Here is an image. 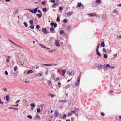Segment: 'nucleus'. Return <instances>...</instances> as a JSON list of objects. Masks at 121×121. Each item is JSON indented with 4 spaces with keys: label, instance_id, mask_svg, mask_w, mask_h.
Instances as JSON below:
<instances>
[{
    "label": "nucleus",
    "instance_id": "40",
    "mask_svg": "<svg viewBox=\"0 0 121 121\" xmlns=\"http://www.w3.org/2000/svg\"><path fill=\"white\" fill-rule=\"evenodd\" d=\"M67 21H68L66 19H65L63 20V21L64 22L66 23L67 22Z\"/></svg>",
    "mask_w": 121,
    "mask_h": 121
},
{
    "label": "nucleus",
    "instance_id": "46",
    "mask_svg": "<svg viewBox=\"0 0 121 121\" xmlns=\"http://www.w3.org/2000/svg\"><path fill=\"white\" fill-rule=\"evenodd\" d=\"M49 95L51 96L52 97H53L55 96V95H52L51 94H49Z\"/></svg>",
    "mask_w": 121,
    "mask_h": 121
},
{
    "label": "nucleus",
    "instance_id": "35",
    "mask_svg": "<svg viewBox=\"0 0 121 121\" xmlns=\"http://www.w3.org/2000/svg\"><path fill=\"white\" fill-rule=\"evenodd\" d=\"M27 117L30 119H31L32 118V116L31 115H28L27 116Z\"/></svg>",
    "mask_w": 121,
    "mask_h": 121
},
{
    "label": "nucleus",
    "instance_id": "36",
    "mask_svg": "<svg viewBox=\"0 0 121 121\" xmlns=\"http://www.w3.org/2000/svg\"><path fill=\"white\" fill-rule=\"evenodd\" d=\"M118 11V9H116L113 11V12L114 13H115Z\"/></svg>",
    "mask_w": 121,
    "mask_h": 121
},
{
    "label": "nucleus",
    "instance_id": "33",
    "mask_svg": "<svg viewBox=\"0 0 121 121\" xmlns=\"http://www.w3.org/2000/svg\"><path fill=\"white\" fill-rule=\"evenodd\" d=\"M38 113H37V114L36 115V117L38 119H39L40 118V117L39 115H38Z\"/></svg>",
    "mask_w": 121,
    "mask_h": 121
},
{
    "label": "nucleus",
    "instance_id": "41",
    "mask_svg": "<svg viewBox=\"0 0 121 121\" xmlns=\"http://www.w3.org/2000/svg\"><path fill=\"white\" fill-rule=\"evenodd\" d=\"M110 66V65L109 64H106L105 65V66L107 68L109 67V68Z\"/></svg>",
    "mask_w": 121,
    "mask_h": 121
},
{
    "label": "nucleus",
    "instance_id": "47",
    "mask_svg": "<svg viewBox=\"0 0 121 121\" xmlns=\"http://www.w3.org/2000/svg\"><path fill=\"white\" fill-rule=\"evenodd\" d=\"M59 9L60 10H63V8L61 6H60L59 7Z\"/></svg>",
    "mask_w": 121,
    "mask_h": 121
},
{
    "label": "nucleus",
    "instance_id": "15",
    "mask_svg": "<svg viewBox=\"0 0 121 121\" xmlns=\"http://www.w3.org/2000/svg\"><path fill=\"white\" fill-rule=\"evenodd\" d=\"M9 109H15L16 110H18V108H15L14 107H10L9 108Z\"/></svg>",
    "mask_w": 121,
    "mask_h": 121
},
{
    "label": "nucleus",
    "instance_id": "50",
    "mask_svg": "<svg viewBox=\"0 0 121 121\" xmlns=\"http://www.w3.org/2000/svg\"><path fill=\"white\" fill-rule=\"evenodd\" d=\"M50 2H52V3H55V0H51L50 1Z\"/></svg>",
    "mask_w": 121,
    "mask_h": 121
},
{
    "label": "nucleus",
    "instance_id": "9",
    "mask_svg": "<svg viewBox=\"0 0 121 121\" xmlns=\"http://www.w3.org/2000/svg\"><path fill=\"white\" fill-rule=\"evenodd\" d=\"M103 66H104V65H101L99 64L97 65V67L98 68L101 69L103 67Z\"/></svg>",
    "mask_w": 121,
    "mask_h": 121
},
{
    "label": "nucleus",
    "instance_id": "20",
    "mask_svg": "<svg viewBox=\"0 0 121 121\" xmlns=\"http://www.w3.org/2000/svg\"><path fill=\"white\" fill-rule=\"evenodd\" d=\"M90 15H91V16L93 17V16H96V14L95 13H90Z\"/></svg>",
    "mask_w": 121,
    "mask_h": 121
},
{
    "label": "nucleus",
    "instance_id": "5",
    "mask_svg": "<svg viewBox=\"0 0 121 121\" xmlns=\"http://www.w3.org/2000/svg\"><path fill=\"white\" fill-rule=\"evenodd\" d=\"M59 32L60 33V34H62L64 33V35L67 38H68L66 34L65 33H64V31L63 30H61Z\"/></svg>",
    "mask_w": 121,
    "mask_h": 121
},
{
    "label": "nucleus",
    "instance_id": "29",
    "mask_svg": "<svg viewBox=\"0 0 121 121\" xmlns=\"http://www.w3.org/2000/svg\"><path fill=\"white\" fill-rule=\"evenodd\" d=\"M29 23L30 24H33V21L32 20H30L29 21Z\"/></svg>",
    "mask_w": 121,
    "mask_h": 121
},
{
    "label": "nucleus",
    "instance_id": "48",
    "mask_svg": "<svg viewBox=\"0 0 121 121\" xmlns=\"http://www.w3.org/2000/svg\"><path fill=\"white\" fill-rule=\"evenodd\" d=\"M72 114V113H70V112H69L67 114V115L68 116H70V115H71Z\"/></svg>",
    "mask_w": 121,
    "mask_h": 121
},
{
    "label": "nucleus",
    "instance_id": "14",
    "mask_svg": "<svg viewBox=\"0 0 121 121\" xmlns=\"http://www.w3.org/2000/svg\"><path fill=\"white\" fill-rule=\"evenodd\" d=\"M96 55L99 56H101V55L99 51H96Z\"/></svg>",
    "mask_w": 121,
    "mask_h": 121
},
{
    "label": "nucleus",
    "instance_id": "32",
    "mask_svg": "<svg viewBox=\"0 0 121 121\" xmlns=\"http://www.w3.org/2000/svg\"><path fill=\"white\" fill-rule=\"evenodd\" d=\"M70 26H67V30L69 31L70 30Z\"/></svg>",
    "mask_w": 121,
    "mask_h": 121
},
{
    "label": "nucleus",
    "instance_id": "34",
    "mask_svg": "<svg viewBox=\"0 0 121 121\" xmlns=\"http://www.w3.org/2000/svg\"><path fill=\"white\" fill-rule=\"evenodd\" d=\"M17 67L16 66H15L14 67V70L15 72H16V71L17 69Z\"/></svg>",
    "mask_w": 121,
    "mask_h": 121
},
{
    "label": "nucleus",
    "instance_id": "58",
    "mask_svg": "<svg viewBox=\"0 0 121 121\" xmlns=\"http://www.w3.org/2000/svg\"><path fill=\"white\" fill-rule=\"evenodd\" d=\"M4 73L6 75H8V73L7 71H5Z\"/></svg>",
    "mask_w": 121,
    "mask_h": 121
},
{
    "label": "nucleus",
    "instance_id": "62",
    "mask_svg": "<svg viewBox=\"0 0 121 121\" xmlns=\"http://www.w3.org/2000/svg\"><path fill=\"white\" fill-rule=\"evenodd\" d=\"M13 106L14 107H17L18 106V104H17L16 105H13Z\"/></svg>",
    "mask_w": 121,
    "mask_h": 121
},
{
    "label": "nucleus",
    "instance_id": "11",
    "mask_svg": "<svg viewBox=\"0 0 121 121\" xmlns=\"http://www.w3.org/2000/svg\"><path fill=\"white\" fill-rule=\"evenodd\" d=\"M54 28L53 27H51L50 29V30L52 32V33H55V31H54Z\"/></svg>",
    "mask_w": 121,
    "mask_h": 121
},
{
    "label": "nucleus",
    "instance_id": "45",
    "mask_svg": "<svg viewBox=\"0 0 121 121\" xmlns=\"http://www.w3.org/2000/svg\"><path fill=\"white\" fill-rule=\"evenodd\" d=\"M18 13V11L17 10H16L15 12L14 13V14H17Z\"/></svg>",
    "mask_w": 121,
    "mask_h": 121
},
{
    "label": "nucleus",
    "instance_id": "38",
    "mask_svg": "<svg viewBox=\"0 0 121 121\" xmlns=\"http://www.w3.org/2000/svg\"><path fill=\"white\" fill-rule=\"evenodd\" d=\"M46 2L45 1H42L41 3V4L43 5H44L46 4Z\"/></svg>",
    "mask_w": 121,
    "mask_h": 121
},
{
    "label": "nucleus",
    "instance_id": "27",
    "mask_svg": "<svg viewBox=\"0 0 121 121\" xmlns=\"http://www.w3.org/2000/svg\"><path fill=\"white\" fill-rule=\"evenodd\" d=\"M36 76H39V77L41 76L42 75V74L41 73H39L35 75Z\"/></svg>",
    "mask_w": 121,
    "mask_h": 121
},
{
    "label": "nucleus",
    "instance_id": "13",
    "mask_svg": "<svg viewBox=\"0 0 121 121\" xmlns=\"http://www.w3.org/2000/svg\"><path fill=\"white\" fill-rule=\"evenodd\" d=\"M101 47H105V44L104 41H103L101 43Z\"/></svg>",
    "mask_w": 121,
    "mask_h": 121
},
{
    "label": "nucleus",
    "instance_id": "24",
    "mask_svg": "<svg viewBox=\"0 0 121 121\" xmlns=\"http://www.w3.org/2000/svg\"><path fill=\"white\" fill-rule=\"evenodd\" d=\"M82 3L81 2H79L77 6L78 7H80L82 5Z\"/></svg>",
    "mask_w": 121,
    "mask_h": 121
},
{
    "label": "nucleus",
    "instance_id": "21",
    "mask_svg": "<svg viewBox=\"0 0 121 121\" xmlns=\"http://www.w3.org/2000/svg\"><path fill=\"white\" fill-rule=\"evenodd\" d=\"M100 45V43H99L97 46V48L96 49V51H99L98 49L99 48V46Z\"/></svg>",
    "mask_w": 121,
    "mask_h": 121
},
{
    "label": "nucleus",
    "instance_id": "8",
    "mask_svg": "<svg viewBox=\"0 0 121 121\" xmlns=\"http://www.w3.org/2000/svg\"><path fill=\"white\" fill-rule=\"evenodd\" d=\"M55 43L56 46L58 47H60V45L59 44V43L58 40H56L55 41Z\"/></svg>",
    "mask_w": 121,
    "mask_h": 121
},
{
    "label": "nucleus",
    "instance_id": "7",
    "mask_svg": "<svg viewBox=\"0 0 121 121\" xmlns=\"http://www.w3.org/2000/svg\"><path fill=\"white\" fill-rule=\"evenodd\" d=\"M58 111L57 110H56L54 112V116L55 117L58 116L59 114V113H58Z\"/></svg>",
    "mask_w": 121,
    "mask_h": 121
},
{
    "label": "nucleus",
    "instance_id": "23",
    "mask_svg": "<svg viewBox=\"0 0 121 121\" xmlns=\"http://www.w3.org/2000/svg\"><path fill=\"white\" fill-rule=\"evenodd\" d=\"M30 27L31 29H34V25H33V24H30Z\"/></svg>",
    "mask_w": 121,
    "mask_h": 121
},
{
    "label": "nucleus",
    "instance_id": "12",
    "mask_svg": "<svg viewBox=\"0 0 121 121\" xmlns=\"http://www.w3.org/2000/svg\"><path fill=\"white\" fill-rule=\"evenodd\" d=\"M33 71L31 70H29L27 72V73L28 74H29L30 73H31L33 72Z\"/></svg>",
    "mask_w": 121,
    "mask_h": 121
},
{
    "label": "nucleus",
    "instance_id": "6",
    "mask_svg": "<svg viewBox=\"0 0 121 121\" xmlns=\"http://www.w3.org/2000/svg\"><path fill=\"white\" fill-rule=\"evenodd\" d=\"M11 42L12 43V44H14V45H15L16 46H17L18 47L22 49H23V48L20 45H17V44H16V43H15L13 41H11Z\"/></svg>",
    "mask_w": 121,
    "mask_h": 121
},
{
    "label": "nucleus",
    "instance_id": "52",
    "mask_svg": "<svg viewBox=\"0 0 121 121\" xmlns=\"http://www.w3.org/2000/svg\"><path fill=\"white\" fill-rule=\"evenodd\" d=\"M20 100L19 99V100H17L15 102V104H17L20 102Z\"/></svg>",
    "mask_w": 121,
    "mask_h": 121
},
{
    "label": "nucleus",
    "instance_id": "19",
    "mask_svg": "<svg viewBox=\"0 0 121 121\" xmlns=\"http://www.w3.org/2000/svg\"><path fill=\"white\" fill-rule=\"evenodd\" d=\"M103 69L105 71H106L108 69L107 68V67H106L104 65L103 66Z\"/></svg>",
    "mask_w": 121,
    "mask_h": 121
},
{
    "label": "nucleus",
    "instance_id": "1",
    "mask_svg": "<svg viewBox=\"0 0 121 121\" xmlns=\"http://www.w3.org/2000/svg\"><path fill=\"white\" fill-rule=\"evenodd\" d=\"M39 8V7H38L32 9H26V10H29V12H31L32 13L35 14L38 10L37 9Z\"/></svg>",
    "mask_w": 121,
    "mask_h": 121
},
{
    "label": "nucleus",
    "instance_id": "63",
    "mask_svg": "<svg viewBox=\"0 0 121 121\" xmlns=\"http://www.w3.org/2000/svg\"><path fill=\"white\" fill-rule=\"evenodd\" d=\"M115 67L113 66H110V67L109 68H110L111 69H113Z\"/></svg>",
    "mask_w": 121,
    "mask_h": 121
},
{
    "label": "nucleus",
    "instance_id": "17",
    "mask_svg": "<svg viewBox=\"0 0 121 121\" xmlns=\"http://www.w3.org/2000/svg\"><path fill=\"white\" fill-rule=\"evenodd\" d=\"M67 73L69 75V76L72 75L73 74V75H74L72 73V72H70L69 71H67Z\"/></svg>",
    "mask_w": 121,
    "mask_h": 121
},
{
    "label": "nucleus",
    "instance_id": "28",
    "mask_svg": "<svg viewBox=\"0 0 121 121\" xmlns=\"http://www.w3.org/2000/svg\"><path fill=\"white\" fill-rule=\"evenodd\" d=\"M42 10L43 12H46L47 10L46 8H44L42 9Z\"/></svg>",
    "mask_w": 121,
    "mask_h": 121
},
{
    "label": "nucleus",
    "instance_id": "10",
    "mask_svg": "<svg viewBox=\"0 0 121 121\" xmlns=\"http://www.w3.org/2000/svg\"><path fill=\"white\" fill-rule=\"evenodd\" d=\"M73 13V12L72 11H71V12H67L66 14L67 16H70Z\"/></svg>",
    "mask_w": 121,
    "mask_h": 121
},
{
    "label": "nucleus",
    "instance_id": "54",
    "mask_svg": "<svg viewBox=\"0 0 121 121\" xmlns=\"http://www.w3.org/2000/svg\"><path fill=\"white\" fill-rule=\"evenodd\" d=\"M103 52H104L105 53H106V50L105 48H104L103 49Z\"/></svg>",
    "mask_w": 121,
    "mask_h": 121
},
{
    "label": "nucleus",
    "instance_id": "39",
    "mask_svg": "<svg viewBox=\"0 0 121 121\" xmlns=\"http://www.w3.org/2000/svg\"><path fill=\"white\" fill-rule=\"evenodd\" d=\"M40 109L39 108H38L37 109V111L38 112H40Z\"/></svg>",
    "mask_w": 121,
    "mask_h": 121
},
{
    "label": "nucleus",
    "instance_id": "16",
    "mask_svg": "<svg viewBox=\"0 0 121 121\" xmlns=\"http://www.w3.org/2000/svg\"><path fill=\"white\" fill-rule=\"evenodd\" d=\"M6 101L8 102L9 100V97L8 95H7L6 97Z\"/></svg>",
    "mask_w": 121,
    "mask_h": 121
},
{
    "label": "nucleus",
    "instance_id": "4",
    "mask_svg": "<svg viewBox=\"0 0 121 121\" xmlns=\"http://www.w3.org/2000/svg\"><path fill=\"white\" fill-rule=\"evenodd\" d=\"M50 25L52 26H53L54 27L56 28L57 26V24L56 23L54 22H51L50 23Z\"/></svg>",
    "mask_w": 121,
    "mask_h": 121
},
{
    "label": "nucleus",
    "instance_id": "51",
    "mask_svg": "<svg viewBox=\"0 0 121 121\" xmlns=\"http://www.w3.org/2000/svg\"><path fill=\"white\" fill-rule=\"evenodd\" d=\"M3 90L5 92H6L7 91V89L6 88H3Z\"/></svg>",
    "mask_w": 121,
    "mask_h": 121
},
{
    "label": "nucleus",
    "instance_id": "3",
    "mask_svg": "<svg viewBox=\"0 0 121 121\" xmlns=\"http://www.w3.org/2000/svg\"><path fill=\"white\" fill-rule=\"evenodd\" d=\"M42 32L45 34H49V32H48V31L46 30L45 28H43L42 29Z\"/></svg>",
    "mask_w": 121,
    "mask_h": 121
},
{
    "label": "nucleus",
    "instance_id": "43",
    "mask_svg": "<svg viewBox=\"0 0 121 121\" xmlns=\"http://www.w3.org/2000/svg\"><path fill=\"white\" fill-rule=\"evenodd\" d=\"M62 74H65L66 72V70L65 69H64L62 71Z\"/></svg>",
    "mask_w": 121,
    "mask_h": 121
},
{
    "label": "nucleus",
    "instance_id": "53",
    "mask_svg": "<svg viewBox=\"0 0 121 121\" xmlns=\"http://www.w3.org/2000/svg\"><path fill=\"white\" fill-rule=\"evenodd\" d=\"M70 86L69 85H67V86H65V88L66 89H67L68 87H69Z\"/></svg>",
    "mask_w": 121,
    "mask_h": 121
},
{
    "label": "nucleus",
    "instance_id": "57",
    "mask_svg": "<svg viewBox=\"0 0 121 121\" xmlns=\"http://www.w3.org/2000/svg\"><path fill=\"white\" fill-rule=\"evenodd\" d=\"M113 92V91L112 90H110L108 92V93L109 94L112 93Z\"/></svg>",
    "mask_w": 121,
    "mask_h": 121
},
{
    "label": "nucleus",
    "instance_id": "2",
    "mask_svg": "<svg viewBox=\"0 0 121 121\" xmlns=\"http://www.w3.org/2000/svg\"><path fill=\"white\" fill-rule=\"evenodd\" d=\"M81 72H80L79 75L78 77L77 78V82H76L75 84V85L76 86H78L79 85L80 80V78L81 76Z\"/></svg>",
    "mask_w": 121,
    "mask_h": 121
},
{
    "label": "nucleus",
    "instance_id": "49",
    "mask_svg": "<svg viewBox=\"0 0 121 121\" xmlns=\"http://www.w3.org/2000/svg\"><path fill=\"white\" fill-rule=\"evenodd\" d=\"M40 27V26L39 25H37L36 26V28L37 29H39V28Z\"/></svg>",
    "mask_w": 121,
    "mask_h": 121
},
{
    "label": "nucleus",
    "instance_id": "25",
    "mask_svg": "<svg viewBox=\"0 0 121 121\" xmlns=\"http://www.w3.org/2000/svg\"><path fill=\"white\" fill-rule=\"evenodd\" d=\"M95 2L98 4H100L101 2V0H96Z\"/></svg>",
    "mask_w": 121,
    "mask_h": 121
},
{
    "label": "nucleus",
    "instance_id": "56",
    "mask_svg": "<svg viewBox=\"0 0 121 121\" xmlns=\"http://www.w3.org/2000/svg\"><path fill=\"white\" fill-rule=\"evenodd\" d=\"M63 117V118H65L66 117V114H64Z\"/></svg>",
    "mask_w": 121,
    "mask_h": 121
},
{
    "label": "nucleus",
    "instance_id": "44",
    "mask_svg": "<svg viewBox=\"0 0 121 121\" xmlns=\"http://www.w3.org/2000/svg\"><path fill=\"white\" fill-rule=\"evenodd\" d=\"M60 17H57V21L59 22L60 21Z\"/></svg>",
    "mask_w": 121,
    "mask_h": 121
},
{
    "label": "nucleus",
    "instance_id": "59",
    "mask_svg": "<svg viewBox=\"0 0 121 121\" xmlns=\"http://www.w3.org/2000/svg\"><path fill=\"white\" fill-rule=\"evenodd\" d=\"M55 50H56L55 49H54V50H52L49 51V52L50 53H51V52H54V51H55Z\"/></svg>",
    "mask_w": 121,
    "mask_h": 121
},
{
    "label": "nucleus",
    "instance_id": "30",
    "mask_svg": "<svg viewBox=\"0 0 121 121\" xmlns=\"http://www.w3.org/2000/svg\"><path fill=\"white\" fill-rule=\"evenodd\" d=\"M30 106L32 108H34L35 107V104L33 103H31L30 104Z\"/></svg>",
    "mask_w": 121,
    "mask_h": 121
},
{
    "label": "nucleus",
    "instance_id": "37",
    "mask_svg": "<svg viewBox=\"0 0 121 121\" xmlns=\"http://www.w3.org/2000/svg\"><path fill=\"white\" fill-rule=\"evenodd\" d=\"M103 57L105 59L107 58L108 56L106 54H104L103 55Z\"/></svg>",
    "mask_w": 121,
    "mask_h": 121
},
{
    "label": "nucleus",
    "instance_id": "55",
    "mask_svg": "<svg viewBox=\"0 0 121 121\" xmlns=\"http://www.w3.org/2000/svg\"><path fill=\"white\" fill-rule=\"evenodd\" d=\"M100 114L103 116H104V112H102L100 113Z\"/></svg>",
    "mask_w": 121,
    "mask_h": 121
},
{
    "label": "nucleus",
    "instance_id": "42",
    "mask_svg": "<svg viewBox=\"0 0 121 121\" xmlns=\"http://www.w3.org/2000/svg\"><path fill=\"white\" fill-rule=\"evenodd\" d=\"M37 11L40 14H41L42 12H41L40 10L39 9H38L37 10Z\"/></svg>",
    "mask_w": 121,
    "mask_h": 121
},
{
    "label": "nucleus",
    "instance_id": "64",
    "mask_svg": "<svg viewBox=\"0 0 121 121\" xmlns=\"http://www.w3.org/2000/svg\"><path fill=\"white\" fill-rule=\"evenodd\" d=\"M75 111L74 110H73L72 111H71V113H75Z\"/></svg>",
    "mask_w": 121,
    "mask_h": 121
},
{
    "label": "nucleus",
    "instance_id": "61",
    "mask_svg": "<svg viewBox=\"0 0 121 121\" xmlns=\"http://www.w3.org/2000/svg\"><path fill=\"white\" fill-rule=\"evenodd\" d=\"M3 103V102L2 101L1 99H0V104H2Z\"/></svg>",
    "mask_w": 121,
    "mask_h": 121
},
{
    "label": "nucleus",
    "instance_id": "31",
    "mask_svg": "<svg viewBox=\"0 0 121 121\" xmlns=\"http://www.w3.org/2000/svg\"><path fill=\"white\" fill-rule=\"evenodd\" d=\"M23 24L26 27L28 26V25L26 22H24L23 23Z\"/></svg>",
    "mask_w": 121,
    "mask_h": 121
},
{
    "label": "nucleus",
    "instance_id": "22",
    "mask_svg": "<svg viewBox=\"0 0 121 121\" xmlns=\"http://www.w3.org/2000/svg\"><path fill=\"white\" fill-rule=\"evenodd\" d=\"M39 44V45H41V47L42 48H47L43 44Z\"/></svg>",
    "mask_w": 121,
    "mask_h": 121
},
{
    "label": "nucleus",
    "instance_id": "18",
    "mask_svg": "<svg viewBox=\"0 0 121 121\" xmlns=\"http://www.w3.org/2000/svg\"><path fill=\"white\" fill-rule=\"evenodd\" d=\"M36 15L38 17L40 18L41 17L42 15V14H36Z\"/></svg>",
    "mask_w": 121,
    "mask_h": 121
},
{
    "label": "nucleus",
    "instance_id": "26",
    "mask_svg": "<svg viewBox=\"0 0 121 121\" xmlns=\"http://www.w3.org/2000/svg\"><path fill=\"white\" fill-rule=\"evenodd\" d=\"M67 102V100H59V102H62L63 103H65Z\"/></svg>",
    "mask_w": 121,
    "mask_h": 121
},
{
    "label": "nucleus",
    "instance_id": "60",
    "mask_svg": "<svg viewBox=\"0 0 121 121\" xmlns=\"http://www.w3.org/2000/svg\"><path fill=\"white\" fill-rule=\"evenodd\" d=\"M6 61L7 62H8L10 60L9 59L7 58L6 59Z\"/></svg>",
    "mask_w": 121,
    "mask_h": 121
}]
</instances>
